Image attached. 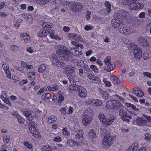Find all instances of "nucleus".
<instances>
[{
  "label": "nucleus",
  "instance_id": "obj_54",
  "mask_svg": "<svg viewBox=\"0 0 151 151\" xmlns=\"http://www.w3.org/2000/svg\"><path fill=\"white\" fill-rule=\"evenodd\" d=\"M63 145L61 144H58L57 146H56L54 149L56 150L57 151H60L63 148Z\"/></svg>",
  "mask_w": 151,
  "mask_h": 151
},
{
  "label": "nucleus",
  "instance_id": "obj_11",
  "mask_svg": "<svg viewBox=\"0 0 151 151\" xmlns=\"http://www.w3.org/2000/svg\"><path fill=\"white\" fill-rule=\"evenodd\" d=\"M119 115L121 117L122 119L124 121H126L127 122H129V120L127 119V118H131V116L127 115V112L124 110L121 109L119 112Z\"/></svg>",
  "mask_w": 151,
  "mask_h": 151
},
{
  "label": "nucleus",
  "instance_id": "obj_37",
  "mask_svg": "<svg viewBox=\"0 0 151 151\" xmlns=\"http://www.w3.org/2000/svg\"><path fill=\"white\" fill-rule=\"evenodd\" d=\"M83 132L82 130L78 131L77 134L75 136V138L76 139H80L83 137Z\"/></svg>",
  "mask_w": 151,
  "mask_h": 151
},
{
  "label": "nucleus",
  "instance_id": "obj_31",
  "mask_svg": "<svg viewBox=\"0 0 151 151\" xmlns=\"http://www.w3.org/2000/svg\"><path fill=\"white\" fill-rule=\"evenodd\" d=\"M52 97V95L50 93H44L42 96V98L43 100H48L51 99Z\"/></svg>",
  "mask_w": 151,
  "mask_h": 151
},
{
  "label": "nucleus",
  "instance_id": "obj_3",
  "mask_svg": "<svg viewBox=\"0 0 151 151\" xmlns=\"http://www.w3.org/2000/svg\"><path fill=\"white\" fill-rule=\"evenodd\" d=\"M119 31L121 33L128 35L134 33V31L129 26L123 25L118 28Z\"/></svg>",
  "mask_w": 151,
  "mask_h": 151
},
{
  "label": "nucleus",
  "instance_id": "obj_24",
  "mask_svg": "<svg viewBox=\"0 0 151 151\" xmlns=\"http://www.w3.org/2000/svg\"><path fill=\"white\" fill-rule=\"evenodd\" d=\"M133 92L139 97H142L144 95L142 90L139 88H135L133 90Z\"/></svg>",
  "mask_w": 151,
  "mask_h": 151
},
{
  "label": "nucleus",
  "instance_id": "obj_34",
  "mask_svg": "<svg viewBox=\"0 0 151 151\" xmlns=\"http://www.w3.org/2000/svg\"><path fill=\"white\" fill-rule=\"evenodd\" d=\"M96 135L95 130L93 129H91L89 132L88 137L94 139L96 137Z\"/></svg>",
  "mask_w": 151,
  "mask_h": 151
},
{
  "label": "nucleus",
  "instance_id": "obj_62",
  "mask_svg": "<svg viewBox=\"0 0 151 151\" xmlns=\"http://www.w3.org/2000/svg\"><path fill=\"white\" fill-rule=\"evenodd\" d=\"M103 81L104 84L108 87H110L111 86V84L109 81H107L106 79H104Z\"/></svg>",
  "mask_w": 151,
  "mask_h": 151
},
{
  "label": "nucleus",
  "instance_id": "obj_2",
  "mask_svg": "<svg viewBox=\"0 0 151 151\" xmlns=\"http://www.w3.org/2000/svg\"><path fill=\"white\" fill-rule=\"evenodd\" d=\"M128 48L134 50V54L135 59L139 60L142 56L141 49L134 43H130L128 45Z\"/></svg>",
  "mask_w": 151,
  "mask_h": 151
},
{
  "label": "nucleus",
  "instance_id": "obj_61",
  "mask_svg": "<svg viewBox=\"0 0 151 151\" xmlns=\"http://www.w3.org/2000/svg\"><path fill=\"white\" fill-rule=\"evenodd\" d=\"M121 12V16L125 18H127V16L129 15V14L128 13L124 11H122Z\"/></svg>",
  "mask_w": 151,
  "mask_h": 151
},
{
  "label": "nucleus",
  "instance_id": "obj_7",
  "mask_svg": "<svg viewBox=\"0 0 151 151\" xmlns=\"http://www.w3.org/2000/svg\"><path fill=\"white\" fill-rule=\"evenodd\" d=\"M64 68H62L65 70L66 73L68 74V75L73 74L76 71L75 66L74 65L72 66L69 65L65 66V63H64Z\"/></svg>",
  "mask_w": 151,
  "mask_h": 151
},
{
  "label": "nucleus",
  "instance_id": "obj_64",
  "mask_svg": "<svg viewBox=\"0 0 151 151\" xmlns=\"http://www.w3.org/2000/svg\"><path fill=\"white\" fill-rule=\"evenodd\" d=\"M19 48V47L16 45H12L10 47L11 50L13 51H15L17 50Z\"/></svg>",
  "mask_w": 151,
  "mask_h": 151
},
{
  "label": "nucleus",
  "instance_id": "obj_51",
  "mask_svg": "<svg viewBox=\"0 0 151 151\" xmlns=\"http://www.w3.org/2000/svg\"><path fill=\"white\" fill-rule=\"evenodd\" d=\"M121 130L123 132H128V127L125 124H124L121 128Z\"/></svg>",
  "mask_w": 151,
  "mask_h": 151
},
{
  "label": "nucleus",
  "instance_id": "obj_6",
  "mask_svg": "<svg viewBox=\"0 0 151 151\" xmlns=\"http://www.w3.org/2000/svg\"><path fill=\"white\" fill-rule=\"evenodd\" d=\"M72 4L73 6L72 7H71L70 9L72 11H79L81 10L83 7L82 4L79 2H73Z\"/></svg>",
  "mask_w": 151,
  "mask_h": 151
},
{
  "label": "nucleus",
  "instance_id": "obj_14",
  "mask_svg": "<svg viewBox=\"0 0 151 151\" xmlns=\"http://www.w3.org/2000/svg\"><path fill=\"white\" fill-rule=\"evenodd\" d=\"M69 37L71 40H75L78 42L82 41L83 38L80 35L76 33L70 34L68 35Z\"/></svg>",
  "mask_w": 151,
  "mask_h": 151
},
{
  "label": "nucleus",
  "instance_id": "obj_33",
  "mask_svg": "<svg viewBox=\"0 0 151 151\" xmlns=\"http://www.w3.org/2000/svg\"><path fill=\"white\" fill-rule=\"evenodd\" d=\"M103 104V101L102 100L95 99L94 106L100 107Z\"/></svg>",
  "mask_w": 151,
  "mask_h": 151
},
{
  "label": "nucleus",
  "instance_id": "obj_9",
  "mask_svg": "<svg viewBox=\"0 0 151 151\" xmlns=\"http://www.w3.org/2000/svg\"><path fill=\"white\" fill-rule=\"evenodd\" d=\"M116 119V117L114 116H111L108 117L103 122L102 124L104 126L108 127Z\"/></svg>",
  "mask_w": 151,
  "mask_h": 151
},
{
  "label": "nucleus",
  "instance_id": "obj_45",
  "mask_svg": "<svg viewBox=\"0 0 151 151\" xmlns=\"http://www.w3.org/2000/svg\"><path fill=\"white\" fill-rule=\"evenodd\" d=\"M125 104L127 106L132 108L133 110L137 111H139V109L136 108L135 106L133 104L128 103H126Z\"/></svg>",
  "mask_w": 151,
  "mask_h": 151
},
{
  "label": "nucleus",
  "instance_id": "obj_18",
  "mask_svg": "<svg viewBox=\"0 0 151 151\" xmlns=\"http://www.w3.org/2000/svg\"><path fill=\"white\" fill-rule=\"evenodd\" d=\"M112 101L113 109H123V106L118 101L116 100H113Z\"/></svg>",
  "mask_w": 151,
  "mask_h": 151
},
{
  "label": "nucleus",
  "instance_id": "obj_21",
  "mask_svg": "<svg viewBox=\"0 0 151 151\" xmlns=\"http://www.w3.org/2000/svg\"><path fill=\"white\" fill-rule=\"evenodd\" d=\"M88 78L90 79L91 81L94 83H99L101 81L100 79L96 76H95L93 75L89 76Z\"/></svg>",
  "mask_w": 151,
  "mask_h": 151
},
{
  "label": "nucleus",
  "instance_id": "obj_23",
  "mask_svg": "<svg viewBox=\"0 0 151 151\" xmlns=\"http://www.w3.org/2000/svg\"><path fill=\"white\" fill-rule=\"evenodd\" d=\"M29 130L31 134L34 137H37L38 136L39 131L37 127H29Z\"/></svg>",
  "mask_w": 151,
  "mask_h": 151
},
{
  "label": "nucleus",
  "instance_id": "obj_35",
  "mask_svg": "<svg viewBox=\"0 0 151 151\" xmlns=\"http://www.w3.org/2000/svg\"><path fill=\"white\" fill-rule=\"evenodd\" d=\"M58 93L59 95L58 103V104H60L64 100V96L63 94L61 93V91H58Z\"/></svg>",
  "mask_w": 151,
  "mask_h": 151
},
{
  "label": "nucleus",
  "instance_id": "obj_38",
  "mask_svg": "<svg viewBox=\"0 0 151 151\" xmlns=\"http://www.w3.org/2000/svg\"><path fill=\"white\" fill-rule=\"evenodd\" d=\"M95 99H88L86 101V104L94 106Z\"/></svg>",
  "mask_w": 151,
  "mask_h": 151
},
{
  "label": "nucleus",
  "instance_id": "obj_47",
  "mask_svg": "<svg viewBox=\"0 0 151 151\" xmlns=\"http://www.w3.org/2000/svg\"><path fill=\"white\" fill-rule=\"evenodd\" d=\"M23 143L28 148L32 149L33 147V145L29 141H24Z\"/></svg>",
  "mask_w": 151,
  "mask_h": 151
},
{
  "label": "nucleus",
  "instance_id": "obj_13",
  "mask_svg": "<svg viewBox=\"0 0 151 151\" xmlns=\"http://www.w3.org/2000/svg\"><path fill=\"white\" fill-rule=\"evenodd\" d=\"M135 124L140 126H146L147 125V121L142 118L137 117L135 119Z\"/></svg>",
  "mask_w": 151,
  "mask_h": 151
},
{
  "label": "nucleus",
  "instance_id": "obj_4",
  "mask_svg": "<svg viewBox=\"0 0 151 151\" xmlns=\"http://www.w3.org/2000/svg\"><path fill=\"white\" fill-rule=\"evenodd\" d=\"M110 59L111 57L108 56L105 58L104 61L106 65L104 67V69L108 71H112L115 68V65L111 63Z\"/></svg>",
  "mask_w": 151,
  "mask_h": 151
},
{
  "label": "nucleus",
  "instance_id": "obj_48",
  "mask_svg": "<svg viewBox=\"0 0 151 151\" xmlns=\"http://www.w3.org/2000/svg\"><path fill=\"white\" fill-rule=\"evenodd\" d=\"M42 25L44 28H50L52 27H51L52 26L51 25L50 23L46 22H43Z\"/></svg>",
  "mask_w": 151,
  "mask_h": 151
},
{
  "label": "nucleus",
  "instance_id": "obj_26",
  "mask_svg": "<svg viewBox=\"0 0 151 151\" xmlns=\"http://www.w3.org/2000/svg\"><path fill=\"white\" fill-rule=\"evenodd\" d=\"M22 16L27 20L30 25L32 23L33 18L31 15L28 14H23Z\"/></svg>",
  "mask_w": 151,
  "mask_h": 151
},
{
  "label": "nucleus",
  "instance_id": "obj_52",
  "mask_svg": "<svg viewBox=\"0 0 151 151\" xmlns=\"http://www.w3.org/2000/svg\"><path fill=\"white\" fill-rule=\"evenodd\" d=\"M130 3H129V9L131 10H134L136 9L135 7V5H134L135 2H132V0L131 2H130Z\"/></svg>",
  "mask_w": 151,
  "mask_h": 151
},
{
  "label": "nucleus",
  "instance_id": "obj_44",
  "mask_svg": "<svg viewBox=\"0 0 151 151\" xmlns=\"http://www.w3.org/2000/svg\"><path fill=\"white\" fill-rule=\"evenodd\" d=\"M27 76L30 79L33 80L35 78V73L34 72H30L28 73Z\"/></svg>",
  "mask_w": 151,
  "mask_h": 151
},
{
  "label": "nucleus",
  "instance_id": "obj_39",
  "mask_svg": "<svg viewBox=\"0 0 151 151\" xmlns=\"http://www.w3.org/2000/svg\"><path fill=\"white\" fill-rule=\"evenodd\" d=\"M58 90V88L55 85L50 86H48L47 88V91H55Z\"/></svg>",
  "mask_w": 151,
  "mask_h": 151
},
{
  "label": "nucleus",
  "instance_id": "obj_40",
  "mask_svg": "<svg viewBox=\"0 0 151 151\" xmlns=\"http://www.w3.org/2000/svg\"><path fill=\"white\" fill-rule=\"evenodd\" d=\"M48 122L49 123H53L57 120V118L54 116H50L48 118Z\"/></svg>",
  "mask_w": 151,
  "mask_h": 151
},
{
  "label": "nucleus",
  "instance_id": "obj_46",
  "mask_svg": "<svg viewBox=\"0 0 151 151\" xmlns=\"http://www.w3.org/2000/svg\"><path fill=\"white\" fill-rule=\"evenodd\" d=\"M105 6L107 8V12L108 13H110L111 10V4L108 1H106L105 3Z\"/></svg>",
  "mask_w": 151,
  "mask_h": 151
},
{
  "label": "nucleus",
  "instance_id": "obj_58",
  "mask_svg": "<svg viewBox=\"0 0 151 151\" xmlns=\"http://www.w3.org/2000/svg\"><path fill=\"white\" fill-rule=\"evenodd\" d=\"M90 68L91 71H93L95 73H96L98 72V69L97 67L94 65H91Z\"/></svg>",
  "mask_w": 151,
  "mask_h": 151
},
{
  "label": "nucleus",
  "instance_id": "obj_27",
  "mask_svg": "<svg viewBox=\"0 0 151 151\" xmlns=\"http://www.w3.org/2000/svg\"><path fill=\"white\" fill-rule=\"evenodd\" d=\"M72 74L68 75V78L71 83L77 81L79 79L75 75Z\"/></svg>",
  "mask_w": 151,
  "mask_h": 151
},
{
  "label": "nucleus",
  "instance_id": "obj_22",
  "mask_svg": "<svg viewBox=\"0 0 151 151\" xmlns=\"http://www.w3.org/2000/svg\"><path fill=\"white\" fill-rule=\"evenodd\" d=\"M49 33V31L47 30L42 29L40 30L38 34V36L41 37H43L46 36Z\"/></svg>",
  "mask_w": 151,
  "mask_h": 151
},
{
  "label": "nucleus",
  "instance_id": "obj_50",
  "mask_svg": "<svg viewBox=\"0 0 151 151\" xmlns=\"http://www.w3.org/2000/svg\"><path fill=\"white\" fill-rule=\"evenodd\" d=\"M62 139L61 136L58 135L57 134V135L55 136L53 139V141L54 142H61L62 141Z\"/></svg>",
  "mask_w": 151,
  "mask_h": 151
},
{
  "label": "nucleus",
  "instance_id": "obj_17",
  "mask_svg": "<svg viewBox=\"0 0 151 151\" xmlns=\"http://www.w3.org/2000/svg\"><path fill=\"white\" fill-rule=\"evenodd\" d=\"M32 111L27 109H25L22 110L23 114L25 116L26 118L29 120H31L32 119Z\"/></svg>",
  "mask_w": 151,
  "mask_h": 151
},
{
  "label": "nucleus",
  "instance_id": "obj_49",
  "mask_svg": "<svg viewBox=\"0 0 151 151\" xmlns=\"http://www.w3.org/2000/svg\"><path fill=\"white\" fill-rule=\"evenodd\" d=\"M67 144L70 146H73L75 145L76 144V142L73 139H69L67 143Z\"/></svg>",
  "mask_w": 151,
  "mask_h": 151
},
{
  "label": "nucleus",
  "instance_id": "obj_8",
  "mask_svg": "<svg viewBox=\"0 0 151 151\" xmlns=\"http://www.w3.org/2000/svg\"><path fill=\"white\" fill-rule=\"evenodd\" d=\"M122 23L121 19L118 17H116L113 19L111 21L112 26L114 28H118Z\"/></svg>",
  "mask_w": 151,
  "mask_h": 151
},
{
  "label": "nucleus",
  "instance_id": "obj_57",
  "mask_svg": "<svg viewBox=\"0 0 151 151\" xmlns=\"http://www.w3.org/2000/svg\"><path fill=\"white\" fill-rule=\"evenodd\" d=\"M78 86L77 85L75 84H73L70 86L69 88L70 90L75 91L76 90H77V89L76 88H77V86Z\"/></svg>",
  "mask_w": 151,
  "mask_h": 151
},
{
  "label": "nucleus",
  "instance_id": "obj_29",
  "mask_svg": "<svg viewBox=\"0 0 151 151\" xmlns=\"http://www.w3.org/2000/svg\"><path fill=\"white\" fill-rule=\"evenodd\" d=\"M110 80L114 84H119L120 82L118 78L116 76H111Z\"/></svg>",
  "mask_w": 151,
  "mask_h": 151
},
{
  "label": "nucleus",
  "instance_id": "obj_19",
  "mask_svg": "<svg viewBox=\"0 0 151 151\" xmlns=\"http://www.w3.org/2000/svg\"><path fill=\"white\" fill-rule=\"evenodd\" d=\"M139 148V144L136 142H134L127 149V151H137Z\"/></svg>",
  "mask_w": 151,
  "mask_h": 151
},
{
  "label": "nucleus",
  "instance_id": "obj_30",
  "mask_svg": "<svg viewBox=\"0 0 151 151\" xmlns=\"http://www.w3.org/2000/svg\"><path fill=\"white\" fill-rule=\"evenodd\" d=\"M70 51L73 55L76 56L80 55L82 54L81 50H78V52H76L77 50L75 49V47L71 48L70 49Z\"/></svg>",
  "mask_w": 151,
  "mask_h": 151
},
{
  "label": "nucleus",
  "instance_id": "obj_15",
  "mask_svg": "<svg viewBox=\"0 0 151 151\" xmlns=\"http://www.w3.org/2000/svg\"><path fill=\"white\" fill-rule=\"evenodd\" d=\"M137 41L145 47H147L149 46L148 42L145 37L142 36L139 37L138 38Z\"/></svg>",
  "mask_w": 151,
  "mask_h": 151
},
{
  "label": "nucleus",
  "instance_id": "obj_20",
  "mask_svg": "<svg viewBox=\"0 0 151 151\" xmlns=\"http://www.w3.org/2000/svg\"><path fill=\"white\" fill-rule=\"evenodd\" d=\"M20 38L22 40H24L26 43L29 42L30 41L29 35L26 33L22 34L20 36Z\"/></svg>",
  "mask_w": 151,
  "mask_h": 151
},
{
  "label": "nucleus",
  "instance_id": "obj_55",
  "mask_svg": "<svg viewBox=\"0 0 151 151\" xmlns=\"http://www.w3.org/2000/svg\"><path fill=\"white\" fill-rule=\"evenodd\" d=\"M62 2L64 4V5H66L67 6H68L69 7V9L71 7H72L73 5L72 4V3H73V2H71L70 3L67 1H65L64 0H62Z\"/></svg>",
  "mask_w": 151,
  "mask_h": 151
},
{
  "label": "nucleus",
  "instance_id": "obj_42",
  "mask_svg": "<svg viewBox=\"0 0 151 151\" xmlns=\"http://www.w3.org/2000/svg\"><path fill=\"white\" fill-rule=\"evenodd\" d=\"M134 5L136 8V9H142L143 8L144 5V4L141 3H138L135 2Z\"/></svg>",
  "mask_w": 151,
  "mask_h": 151
},
{
  "label": "nucleus",
  "instance_id": "obj_59",
  "mask_svg": "<svg viewBox=\"0 0 151 151\" xmlns=\"http://www.w3.org/2000/svg\"><path fill=\"white\" fill-rule=\"evenodd\" d=\"M50 1V0H39L40 4L45 5Z\"/></svg>",
  "mask_w": 151,
  "mask_h": 151
},
{
  "label": "nucleus",
  "instance_id": "obj_10",
  "mask_svg": "<svg viewBox=\"0 0 151 151\" xmlns=\"http://www.w3.org/2000/svg\"><path fill=\"white\" fill-rule=\"evenodd\" d=\"M77 91L80 96L84 98L87 96V93L86 89L83 87L80 86H78Z\"/></svg>",
  "mask_w": 151,
  "mask_h": 151
},
{
  "label": "nucleus",
  "instance_id": "obj_36",
  "mask_svg": "<svg viewBox=\"0 0 151 151\" xmlns=\"http://www.w3.org/2000/svg\"><path fill=\"white\" fill-rule=\"evenodd\" d=\"M143 58L144 60H147L151 57L150 52L148 51H145L143 55Z\"/></svg>",
  "mask_w": 151,
  "mask_h": 151
},
{
  "label": "nucleus",
  "instance_id": "obj_43",
  "mask_svg": "<svg viewBox=\"0 0 151 151\" xmlns=\"http://www.w3.org/2000/svg\"><path fill=\"white\" fill-rule=\"evenodd\" d=\"M112 100L111 101H108L105 106L106 108L108 109H113Z\"/></svg>",
  "mask_w": 151,
  "mask_h": 151
},
{
  "label": "nucleus",
  "instance_id": "obj_25",
  "mask_svg": "<svg viewBox=\"0 0 151 151\" xmlns=\"http://www.w3.org/2000/svg\"><path fill=\"white\" fill-rule=\"evenodd\" d=\"M98 91L100 93L102 94V97L104 99L107 100L108 99L109 95L106 91L100 88H98Z\"/></svg>",
  "mask_w": 151,
  "mask_h": 151
},
{
  "label": "nucleus",
  "instance_id": "obj_41",
  "mask_svg": "<svg viewBox=\"0 0 151 151\" xmlns=\"http://www.w3.org/2000/svg\"><path fill=\"white\" fill-rule=\"evenodd\" d=\"M99 118L101 122L102 123L104 121V120L107 118V117H106L103 113L100 112L99 115Z\"/></svg>",
  "mask_w": 151,
  "mask_h": 151
},
{
  "label": "nucleus",
  "instance_id": "obj_12",
  "mask_svg": "<svg viewBox=\"0 0 151 151\" xmlns=\"http://www.w3.org/2000/svg\"><path fill=\"white\" fill-rule=\"evenodd\" d=\"M92 118L91 116H83L82 121L83 125L85 126H88L91 122Z\"/></svg>",
  "mask_w": 151,
  "mask_h": 151
},
{
  "label": "nucleus",
  "instance_id": "obj_63",
  "mask_svg": "<svg viewBox=\"0 0 151 151\" xmlns=\"http://www.w3.org/2000/svg\"><path fill=\"white\" fill-rule=\"evenodd\" d=\"M26 50L29 53L32 54L34 52L35 50L32 47H28L27 48Z\"/></svg>",
  "mask_w": 151,
  "mask_h": 151
},
{
  "label": "nucleus",
  "instance_id": "obj_16",
  "mask_svg": "<svg viewBox=\"0 0 151 151\" xmlns=\"http://www.w3.org/2000/svg\"><path fill=\"white\" fill-rule=\"evenodd\" d=\"M1 97L2 100L5 103L8 104L9 106L11 105V103L9 99V97L6 91H2Z\"/></svg>",
  "mask_w": 151,
  "mask_h": 151
},
{
  "label": "nucleus",
  "instance_id": "obj_5",
  "mask_svg": "<svg viewBox=\"0 0 151 151\" xmlns=\"http://www.w3.org/2000/svg\"><path fill=\"white\" fill-rule=\"evenodd\" d=\"M112 137L109 135H105L102 140V144L106 147H109L112 144Z\"/></svg>",
  "mask_w": 151,
  "mask_h": 151
},
{
  "label": "nucleus",
  "instance_id": "obj_32",
  "mask_svg": "<svg viewBox=\"0 0 151 151\" xmlns=\"http://www.w3.org/2000/svg\"><path fill=\"white\" fill-rule=\"evenodd\" d=\"M55 31L54 30H51L50 32V36L52 39H55L58 40H60V38L57 35H55Z\"/></svg>",
  "mask_w": 151,
  "mask_h": 151
},
{
  "label": "nucleus",
  "instance_id": "obj_56",
  "mask_svg": "<svg viewBox=\"0 0 151 151\" xmlns=\"http://www.w3.org/2000/svg\"><path fill=\"white\" fill-rule=\"evenodd\" d=\"M46 66L44 65H40L38 69V71L40 73L43 72L46 69Z\"/></svg>",
  "mask_w": 151,
  "mask_h": 151
},
{
  "label": "nucleus",
  "instance_id": "obj_28",
  "mask_svg": "<svg viewBox=\"0 0 151 151\" xmlns=\"http://www.w3.org/2000/svg\"><path fill=\"white\" fill-rule=\"evenodd\" d=\"M93 110L91 108H89L86 109L83 113V116H91L92 114Z\"/></svg>",
  "mask_w": 151,
  "mask_h": 151
},
{
  "label": "nucleus",
  "instance_id": "obj_53",
  "mask_svg": "<svg viewBox=\"0 0 151 151\" xmlns=\"http://www.w3.org/2000/svg\"><path fill=\"white\" fill-rule=\"evenodd\" d=\"M145 139L147 142H149L151 138V134L149 133H147L145 134Z\"/></svg>",
  "mask_w": 151,
  "mask_h": 151
},
{
  "label": "nucleus",
  "instance_id": "obj_1",
  "mask_svg": "<svg viewBox=\"0 0 151 151\" xmlns=\"http://www.w3.org/2000/svg\"><path fill=\"white\" fill-rule=\"evenodd\" d=\"M56 52L59 56L58 57L53 54L52 55L51 60L53 65L59 67L64 68V62L62 58L64 60L66 61H73V60L72 59L71 56L70 55V53L67 48L62 46H59Z\"/></svg>",
  "mask_w": 151,
  "mask_h": 151
},
{
  "label": "nucleus",
  "instance_id": "obj_60",
  "mask_svg": "<svg viewBox=\"0 0 151 151\" xmlns=\"http://www.w3.org/2000/svg\"><path fill=\"white\" fill-rule=\"evenodd\" d=\"M67 128H64L63 129L62 132L64 135L68 136L70 135V133L67 130Z\"/></svg>",
  "mask_w": 151,
  "mask_h": 151
}]
</instances>
